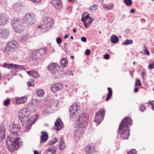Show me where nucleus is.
Instances as JSON below:
<instances>
[{"mask_svg":"<svg viewBox=\"0 0 154 154\" xmlns=\"http://www.w3.org/2000/svg\"><path fill=\"white\" fill-rule=\"evenodd\" d=\"M42 113L43 115L45 116L49 113L50 112L48 109H46L43 111Z\"/></svg>","mask_w":154,"mask_h":154,"instance_id":"37998d69","label":"nucleus"},{"mask_svg":"<svg viewBox=\"0 0 154 154\" xmlns=\"http://www.w3.org/2000/svg\"><path fill=\"white\" fill-rule=\"evenodd\" d=\"M51 2L54 6L57 9H60L62 7L60 0H51Z\"/></svg>","mask_w":154,"mask_h":154,"instance_id":"f3484780","label":"nucleus"},{"mask_svg":"<svg viewBox=\"0 0 154 154\" xmlns=\"http://www.w3.org/2000/svg\"><path fill=\"white\" fill-rule=\"evenodd\" d=\"M27 39L28 38L27 36H23L20 38V41L21 42H23L26 41Z\"/></svg>","mask_w":154,"mask_h":154,"instance_id":"58836bf2","label":"nucleus"},{"mask_svg":"<svg viewBox=\"0 0 154 154\" xmlns=\"http://www.w3.org/2000/svg\"><path fill=\"white\" fill-rule=\"evenodd\" d=\"M9 20L8 15L5 14H0V25L4 26L7 24Z\"/></svg>","mask_w":154,"mask_h":154,"instance_id":"f8f14e48","label":"nucleus"},{"mask_svg":"<svg viewBox=\"0 0 154 154\" xmlns=\"http://www.w3.org/2000/svg\"><path fill=\"white\" fill-rule=\"evenodd\" d=\"M60 65L62 67H65L68 64V60L65 58H62L60 62Z\"/></svg>","mask_w":154,"mask_h":154,"instance_id":"bb28decb","label":"nucleus"},{"mask_svg":"<svg viewBox=\"0 0 154 154\" xmlns=\"http://www.w3.org/2000/svg\"><path fill=\"white\" fill-rule=\"evenodd\" d=\"M59 66L56 63H50L48 66V70L53 74H55L57 72Z\"/></svg>","mask_w":154,"mask_h":154,"instance_id":"9d476101","label":"nucleus"},{"mask_svg":"<svg viewBox=\"0 0 154 154\" xmlns=\"http://www.w3.org/2000/svg\"><path fill=\"white\" fill-rule=\"evenodd\" d=\"M18 69H19V71H20L22 70H24L25 69V67L23 65H18Z\"/></svg>","mask_w":154,"mask_h":154,"instance_id":"49530a36","label":"nucleus"},{"mask_svg":"<svg viewBox=\"0 0 154 154\" xmlns=\"http://www.w3.org/2000/svg\"><path fill=\"white\" fill-rule=\"evenodd\" d=\"M81 40L83 42H86L87 41L86 38L85 37H82L81 38Z\"/></svg>","mask_w":154,"mask_h":154,"instance_id":"864d4df0","label":"nucleus"},{"mask_svg":"<svg viewBox=\"0 0 154 154\" xmlns=\"http://www.w3.org/2000/svg\"><path fill=\"white\" fill-rule=\"evenodd\" d=\"M36 117H35V118H33L32 120V119L31 120V121H32V123H31L30 124L28 123V124H26V128L25 129L26 131H27L30 129L31 126L36 121V119H35Z\"/></svg>","mask_w":154,"mask_h":154,"instance_id":"b1692460","label":"nucleus"},{"mask_svg":"<svg viewBox=\"0 0 154 154\" xmlns=\"http://www.w3.org/2000/svg\"><path fill=\"white\" fill-rule=\"evenodd\" d=\"M130 11L131 12V13H134L135 12V10L134 9L132 8L130 10Z\"/></svg>","mask_w":154,"mask_h":154,"instance_id":"0e129e2a","label":"nucleus"},{"mask_svg":"<svg viewBox=\"0 0 154 154\" xmlns=\"http://www.w3.org/2000/svg\"><path fill=\"white\" fill-rule=\"evenodd\" d=\"M115 146L117 148V149H119V143L118 142L116 143Z\"/></svg>","mask_w":154,"mask_h":154,"instance_id":"bf43d9fd","label":"nucleus"},{"mask_svg":"<svg viewBox=\"0 0 154 154\" xmlns=\"http://www.w3.org/2000/svg\"><path fill=\"white\" fill-rule=\"evenodd\" d=\"M35 16L32 12L28 13L23 17L22 20L24 23L27 25H32L35 21Z\"/></svg>","mask_w":154,"mask_h":154,"instance_id":"20e7f679","label":"nucleus"},{"mask_svg":"<svg viewBox=\"0 0 154 154\" xmlns=\"http://www.w3.org/2000/svg\"><path fill=\"white\" fill-rule=\"evenodd\" d=\"M30 111L28 108H23L20 110L19 113V115H22L24 117L26 118L29 116Z\"/></svg>","mask_w":154,"mask_h":154,"instance_id":"2eb2a0df","label":"nucleus"},{"mask_svg":"<svg viewBox=\"0 0 154 154\" xmlns=\"http://www.w3.org/2000/svg\"><path fill=\"white\" fill-rule=\"evenodd\" d=\"M86 19H85V18L84 17H82V21L83 22H86Z\"/></svg>","mask_w":154,"mask_h":154,"instance_id":"e2e57ef3","label":"nucleus"},{"mask_svg":"<svg viewBox=\"0 0 154 154\" xmlns=\"http://www.w3.org/2000/svg\"><path fill=\"white\" fill-rule=\"evenodd\" d=\"M87 20L88 19H90V16H89V14H87L84 17Z\"/></svg>","mask_w":154,"mask_h":154,"instance_id":"13d9d810","label":"nucleus"},{"mask_svg":"<svg viewBox=\"0 0 154 154\" xmlns=\"http://www.w3.org/2000/svg\"><path fill=\"white\" fill-rule=\"evenodd\" d=\"M132 120L129 117H125L119 125L118 132L121 137L123 139H128L130 133L129 125L132 124Z\"/></svg>","mask_w":154,"mask_h":154,"instance_id":"7ed1b4c3","label":"nucleus"},{"mask_svg":"<svg viewBox=\"0 0 154 154\" xmlns=\"http://www.w3.org/2000/svg\"><path fill=\"white\" fill-rule=\"evenodd\" d=\"M44 93V91L43 90L40 89L37 91L36 94L37 96H41L43 95Z\"/></svg>","mask_w":154,"mask_h":154,"instance_id":"f704fd0d","label":"nucleus"},{"mask_svg":"<svg viewBox=\"0 0 154 154\" xmlns=\"http://www.w3.org/2000/svg\"><path fill=\"white\" fill-rule=\"evenodd\" d=\"M107 90L108 93L107 95V97L106 99V101H108L111 98L112 94V90L111 88H108Z\"/></svg>","mask_w":154,"mask_h":154,"instance_id":"393cba45","label":"nucleus"},{"mask_svg":"<svg viewBox=\"0 0 154 154\" xmlns=\"http://www.w3.org/2000/svg\"><path fill=\"white\" fill-rule=\"evenodd\" d=\"M23 6V4L21 2L17 3L13 6L14 10L15 11H19L22 9Z\"/></svg>","mask_w":154,"mask_h":154,"instance_id":"4be33fe9","label":"nucleus"},{"mask_svg":"<svg viewBox=\"0 0 154 154\" xmlns=\"http://www.w3.org/2000/svg\"><path fill=\"white\" fill-rule=\"evenodd\" d=\"M144 47L145 48L144 51V54H146L147 55H149L150 54V53L148 51V48H146L145 45H144Z\"/></svg>","mask_w":154,"mask_h":154,"instance_id":"79ce46f5","label":"nucleus"},{"mask_svg":"<svg viewBox=\"0 0 154 154\" xmlns=\"http://www.w3.org/2000/svg\"><path fill=\"white\" fill-rule=\"evenodd\" d=\"M47 152L51 153V154H55L56 151V148L54 146H51L48 149Z\"/></svg>","mask_w":154,"mask_h":154,"instance_id":"c756f323","label":"nucleus"},{"mask_svg":"<svg viewBox=\"0 0 154 154\" xmlns=\"http://www.w3.org/2000/svg\"><path fill=\"white\" fill-rule=\"evenodd\" d=\"M63 87V84L60 82H57L53 84L50 87V90L54 93L61 90Z\"/></svg>","mask_w":154,"mask_h":154,"instance_id":"9b49d317","label":"nucleus"},{"mask_svg":"<svg viewBox=\"0 0 154 154\" xmlns=\"http://www.w3.org/2000/svg\"><path fill=\"white\" fill-rule=\"evenodd\" d=\"M27 72L28 75L34 78H37L39 76L38 73L37 71H27Z\"/></svg>","mask_w":154,"mask_h":154,"instance_id":"5701e85b","label":"nucleus"},{"mask_svg":"<svg viewBox=\"0 0 154 154\" xmlns=\"http://www.w3.org/2000/svg\"><path fill=\"white\" fill-rule=\"evenodd\" d=\"M5 127L2 124L0 125V142L4 139L5 136Z\"/></svg>","mask_w":154,"mask_h":154,"instance_id":"a211bd4d","label":"nucleus"},{"mask_svg":"<svg viewBox=\"0 0 154 154\" xmlns=\"http://www.w3.org/2000/svg\"><path fill=\"white\" fill-rule=\"evenodd\" d=\"M104 57L106 60L108 59L109 58V55L108 54H106L104 55Z\"/></svg>","mask_w":154,"mask_h":154,"instance_id":"603ef678","label":"nucleus"},{"mask_svg":"<svg viewBox=\"0 0 154 154\" xmlns=\"http://www.w3.org/2000/svg\"><path fill=\"white\" fill-rule=\"evenodd\" d=\"M91 20H89V21L88 22V23H87V24H88V25L90 24L91 23L93 22V19H92L91 17H90V19Z\"/></svg>","mask_w":154,"mask_h":154,"instance_id":"4d7b16f0","label":"nucleus"},{"mask_svg":"<svg viewBox=\"0 0 154 154\" xmlns=\"http://www.w3.org/2000/svg\"><path fill=\"white\" fill-rule=\"evenodd\" d=\"M27 85L29 87H31L32 86L31 82H28L27 83Z\"/></svg>","mask_w":154,"mask_h":154,"instance_id":"052dcab7","label":"nucleus"},{"mask_svg":"<svg viewBox=\"0 0 154 154\" xmlns=\"http://www.w3.org/2000/svg\"><path fill=\"white\" fill-rule=\"evenodd\" d=\"M69 36V35L68 34H66L64 36V39L67 38H68Z\"/></svg>","mask_w":154,"mask_h":154,"instance_id":"774afa93","label":"nucleus"},{"mask_svg":"<svg viewBox=\"0 0 154 154\" xmlns=\"http://www.w3.org/2000/svg\"><path fill=\"white\" fill-rule=\"evenodd\" d=\"M145 109V106L143 104L140 105L139 106V109L142 112H143Z\"/></svg>","mask_w":154,"mask_h":154,"instance_id":"a19ab883","label":"nucleus"},{"mask_svg":"<svg viewBox=\"0 0 154 154\" xmlns=\"http://www.w3.org/2000/svg\"><path fill=\"white\" fill-rule=\"evenodd\" d=\"M18 43L15 40H13L8 43L6 47L4 48L3 51L5 53H7L11 51V50H15L18 46Z\"/></svg>","mask_w":154,"mask_h":154,"instance_id":"423d86ee","label":"nucleus"},{"mask_svg":"<svg viewBox=\"0 0 154 154\" xmlns=\"http://www.w3.org/2000/svg\"><path fill=\"white\" fill-rule=\"evenodd\" d=\"M13 65V63H4L3 65V67L8 68L9 69H11L12 68V66Z\"/></svg>","mask_w":154,"mask_h":154,"instance_id":"72a5a7b5","label":"nucleus"},{"mask_svg":"<svg viewBox=\"0 0 154 154\" xmlns=\"http://www.w3.org/2000/svg\"><path fill=\"white\" fill-rule=\"evenodd\" d=\"M88 118L87 114H82L75 121L74 127L76 130L74 133V137L76 140H78L83 133L88 123Z\"/></svg>","mask_w":154,"mask_h":154,"instance_id":"f03ea898","label":"nucleus"},{"mask_svg":"<svg viewBox=\"0 0 154 154\" xmlns=\"http://www.w3.org/2000/svg\"><path fill=\"white\" fill-rule=\"evenodd\" d=\"M98 8V6L97 5L94 4L91 6L89 8V9L92 10H96Z\"/></svg>","mask_w":154,"mask_h":154,"instance_id":"ea45409f","label":"nucleus"},{"mask_svg":"<svg viewBox=\"0 0 154 154\" xmlns=\"http://www.w3.org/2000/svg\"><path fill=\"white\" fill-rule=\"evenodd\" d=\"M133 41L131 39H126L125 41V42H123L122 43V45H131L133 43Z\"/></svg>","mask_w":154,"mask_h":154,"instance_id":"2f4dec72","label":"nucleus"},{"mask_svg":"<svg viewBox=\"0 0 154 154\" xmlns=\"http://www.w3.org/2000/svg\"><path fill=\"white\" fill-rule=\"evenodd\" d=\"M137 151L134 149H131L127 154H136Z\"/></svg>","mask_w":154,"mask_h":154,"instance_id":"c03bdc74","label":"nucleus"},{"mask_svg":"<svg viewBox=\"0 0 154 154\" xmlns=\"http://www.w3.org/2000/svg\"><path fill=\"white\" fill-rule=\"evenodd\" d=\"M11 100L9 98L5 100L4 102V105L5 106H8L10 103Z\"/></svg>","mask_w":154,"mask_h":154,"instance_id":"e433bc0d","label":"nucleus"},{"mask_svg":"<svg viewBox=\"0 0 154 154\" xmlns=\"http://www.w3.org/2000/svg\"><path fill=\"white\" fill-rule=\"evenodd\" d=\"M30 57L33 61H34L40 58V57L39 56V55L38 54L37 51L36 50L35 51H33L31 53Z\"/></svg>","mask_w":154,"mask_h":154,"instance_id":"412c9836","label":"nucleus"},{"mask_svg":"<svg viewBox=\"0 0 154 154\" xmlns=\"http://www.w3.org/2000/svg\"><path fill=\"white\" fill-rule=\"evenodd\" d=\"M39 55V56L40 57L42 55L45 54L46 52V50L45 48H41L36 50Z\"/></svg>","mask_w":154,"mask_h":154,"instance_id":"cd10ccee","label":"nucleus"},{"mask_svg":"<svg viewBox=\"0 0 154 154\" xmlns=\"http://www.w3.org/2000/svg\"><path fill=\"white\" fill-rule=\"evenodd\" d=\"M79 107L78 104L74 103L73 105L70 107L69 111L70 112V119L72 121L75 120L76 118L77 113V111L79 109Z\"/></svg>","mask_w":154,"mask_h":154,"instance_id":"0eeeda50","label":"nucleus"},{"mask_svg":"<svg viewBox=\"0 0 154 154\" xmlns=\"http://www.w3.org/2000/svg\"><path fill=\"white\" fill-rule=\"evenodd\" d=\"M27 98L26 96H23L20 97L16 98V103L17 104H21L25 103L27 101Z\"/></svg>","mask_w":154,"mask_h":154,"instance_id":"aec40b11","label":"nucleus"},{"mask_svg":"<svg viewBox=\"0 0 154 154\" xmlns=\"http://www.w3.org/2000/svg\"><path fill=\"white\" fill-rule=\"evenodd\" d=\"M18 67V65L17 64H13V65L12 66L11 68H13V69H14L15 72H17L19 71Z\"/></svg>","mask_w":154,"mask_h":154,"instance_id":"4c0bfd02","label":"nucleus"},{"mask_svg":"<svg viewBox=\"0 0 154 154\" xmlns=\"http://www.w3.org/2000/svg\"><path fill=\"white\" fill-rule=\"evenodd\" d=\"M124 3L126 6H130L132 4V2L131 0H124Z\"/></svg>","mask_w":154,"mask_h":154,"instance_id":"c9c22d12","label":"nucleus"},{"mask_svg":"<svg viewBox=\"0 0 154 154\" xmlns=\"http://www.w3.org/2000/svg\"><path fill=\"white\" fill-rule=\"evenodd\" d=\"M148 67L149 69H152L154 68V63H153L152 64H149Z\"/></svg>","mask_w":154,"mask_h":154,"instance_id":"8fccbe9b","label":"nucleus"},{"mask_svg":"<svg viewBox=\"0 0 154 154\" xmlns=\"http://www.w3.org/2000/svg\"><path fill=\"white\" fill-rule=\"evenodd\" d=\"M40 143L41 144L46 142L48 138V135L47 132L45 131H42L41 132Z\"/></svg>","mask_w":154,"mask_h":154,"instance_id":"4468645a","label":"nucleus"},{"mask_svg":"<svg viewBox=\"0 0 154 154\" xmlns=\"http://www.w3.org/2000/svg\"><path fill=\"white\" fill-rule=\"evenodd\" d=\"M34 3H39L41 2V0H29Z\"/></svg>","mask_w":154,"mask_h":154,"instance_id":"3c124183","label":"nucleus"},{"mask_svg":"<svg viewBox=\"0 0 154 154\" xmlns=\"http://www.w3.org/2000/svg\"><path fill=\"white\" fill-rule=\"evenodd\" d=\"M103 7L104 8L106 9L107 10H110L113 8L114 5L113 4L109 5L104 4L103 5Z\"/></svg>","mask_w":154,"mask_h":154,"instance_id":"c85d7f7f","label":"nucleus"},{"mask_svg":"<svg viewBox=\"0 0 154 154\" xmlns=\"http://www.w3.org/2000/svg\"><path fill=\"white\" fill-rule=\"evenodd\" d=\"M150 104L152 106V109L153 111H154V103H153L152 102H151Z\"/></svg>","mask_w":154,"mask_h":154,"instance_id":"680f3d73","label":"nucleus"},{"mask_svg":"<svg viewBox=\"0 0 154 154\" xmlns=\"http://www.w3.org/2000/svg\"><path fill=\"white\" fill-rule=\"evenodd\" d=\"M56 41L58 44H60L62 42V39L60 37H57L56 38Z\"/></svg>","mask_w":154,"mask_h":154,"instance_id":"de8ad7c7","label":"nucleus"},{"mask_svg":"<svg viewBox=\"0 0 154 154\" xmlns=\"http://www.w3.org/2000/svg\"><path fill=\"white\" fill-rule=\"evenodd\" d=\"M65 147V144L62 138L59 143V148L61 150H63Z\"/></svg>","mask_w":154,"mask_h":154,"instance_id":"7c9ffc66","label":"nucleus"},{"mask_svg":"<svg viewBox=\"0 0 154 154\" xmlns=\"http://www.w3.org/2000/svg\"><path fill=\"white\" fill-rule=\"evenodd\" d=\"M134 91L135 93L137 92L138 91V88L137 87H135L134 88Z\"/></svg>","mask_w":154,"mask_h":154,"instance_id":"338daca9","label":"nucleus"},{"mask_svg":"<svg viewBox=\"0 0 154 154\" xmlns=\"http://www.w3.org/2000/svg\"><path fill=\"white\" fill-rule=\"evenodd\" d=\"M55 143V142H54V141H53V140L49 141L48 143V144L49 145H52Z\"/></svg>","mask_w":154,"mask_h":154,"instance_id":"5fc2aeb1","label":"nucleus"},{"mask_svg":"<svg viewBox=\"0 0 154 154\" xmlns=\"http://www.w3.org/2000/svg\"><path fill=\"white\" fill-rule=\"evenodd\" d=\"M91 53V51L90 49H87L85 51V54L86 55H89Z\"/></svg>","mask_w":154,"mask_h":154,"instance_id":"09e8293b","label":"nucleus"},{"mask_svg":"<svg viewBox=\"0 0 154 154\" xmlns=\"http://www.w3.org/2000/svg\"><path fill=\"white\" fill-rule=\"evenodd\" d=\"M111 41L114 44L116 43L119 41L118 37L115 35H112L110 37Z\"/></svg>","mask_w":154,"mask_h":154,"instance_id":"a878e982","label":"nucleus"},{"mask_svg":"<svg viewBox=\"0 0 154 154\" xmlns=\"http://www.w3.org/2000/svg\"><path fill=\"white\" fill-rule=\"evenodd\" d=\"M43 22V24L42 25L43 29L51 28L54 25L53 20L49 17H45L44 18Z\"/></svg>","mask_w":154,"mask_h":154,"instance_id":"6e6552de","label":"nucleus"},{"mask_svg":"<svg viewBox=\"0 0 154 154\" xmlns=\"http://www.w3.org/2000/svg\"><path fill=\"white\" fill-rule=\"evenodd\" d=\"M135 85L139 86H140L141 85L140 81L139 79H137L136 80Z\"/></svg>","mask_w":154,"mask_h":154,"instance_id":"a18cd8bd","label":"nucleus"},{"mask_svg":"<svg viewBox=\"0 0 154 154\" xmlns=\"http://www.w3.org/2000/svg\"><path fill=\"white\" fill-rule=\"evenodd\" d=\"M11 24L15 32L20 33L23 30L24 28L21 25L20 20L17 18H14L12 19Z\"/></svg>","mask_w":154,"mask_h":154,"instance_id":"39448f33","label":"nucleus"},{"mask_svg":"<svg viewBox=\"0 0 154 154\" xmlns=\"http://www.w3.org/2000/svg\"><path fill=\"white\" fill-rule=\"evenodd\" d=\"M20 125H15L13 122H11L8 128V130L11 133V137L8 136L6 140V146L10 152H13L15 150H17L20 146L23 145V142L21 141L20 137H17L14 139L12 138V135L17 136L18 132L20 130Z\"/></svg>","mask_w":154,"mask_h":154,"instance_id":"f257e3e1","label":"nucleus"},{"mask_svg":"<svg viewBox=\"0 0 154 154\" xmlns=\"http://www.w3.org/2000/svg\"><path fill=\"white\" fill-rule=\"evenodd\" d=\"M10 31L7 29L4 28H0V37L6 38L9 35Z\"/></svg>","mask_w":154,"mask_h":154,"instance_id":"dca6fc26","label":"nucleus"},{"mask_svg":"<svg viewBox=\"0 0 154 154\" xmlns=\"http://www.w3.org/2000/svg\"><path fill=\"white\" fill-rule=\"evenodd\" d=\"M26 118L24 117L23 116H22V115H19L18 116V119L19 120L21 121V123L23 125H24L25 124V121L26 119H25Z\"/></svg>","mask_w":154,"mask_h":154,"instance_id":"473e14b6","label":"nucleus"},{"mask_svg":"<svg viewBox=\"0 0 154 154\" xmlns=\"http://www.w3.org/2000/svg\"><path fill=\"white\" fill-rule=\"evenodd\" d=\"M55 142V143H56L57 141V139L56 137H55L54 138V140H53Z\"/></svg>","mask_w":154,"mask_h":154,"instance_id":"69168bd1","label":"nucleus"},{"mask_svg":"<svg viewBox=\"0 0 154 154\" xmlns=\"http://www.w3.org/2000/svg\"><path fill=\"white\" fill-rule=\"evenodd\" d=\"M145 74V72H144L142 71L141 72V75L142 77V79L143 80H145L144 79V75Z\"/></svg>","mask_w":154,"mask_h":154,"instance_id":"6e6d98bb","label":"nucleus"},{"mask_svg":"<svg viewBox=\"0 0 154 154\" xmlns=\"http://www.w3.org/2000/svg\"><path fill=\"white\" fill-rule=\"evenodd\" d=\"M95 146L93 144H88L85 147V152L87 154H92L97 152Z\"/></svg>","mask_w":154,"mask_h":154,"instance_id":"ddd939ff","label":"nucleus"},{"mask_svg":"<svg viewBox=\"0 0 154 154\" xmlns=\"http://www.w3.org/2000/svg\"><path fill=\"white\" fill-rule=\"evenodd\" d=\"M105 112L103 109H101L97 112L96 113L94 122L97 126L99 125L103 120L105 116Z\"/></svg>","mask_w":154,"mask_h":154,"instance_id":"1a4fd4ad","label":"nucleus"},{"mask_svg":"<svg viewBox=\"0 0 154 154\" xmlns=\"http://www.w3.org/2000/svg\"><path fill=\"white\" fill-rule=\"evenodd\" d=\"M63 124L60 119H57L55 122V126L57 131L61 130L63 127Z\"/></svg>","mask_w":154,"mask_h":154,"instance_id":"6ab92c4d","label":"nucleus"}]
</instances>
